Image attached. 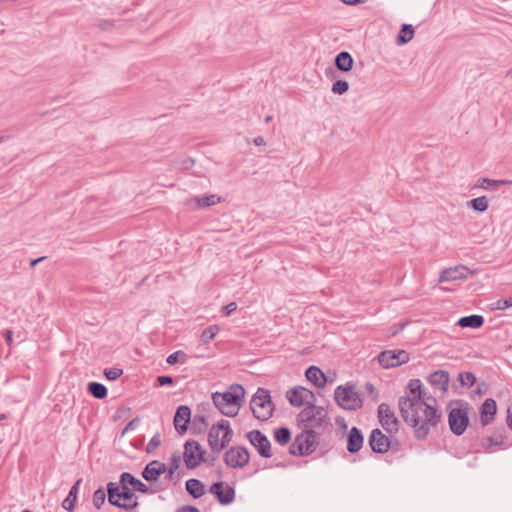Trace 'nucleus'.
Listing matches in <instances>:
<instances>
[{
  "mask_svg": "<svg viewBox=\"0 0 512 512\" xmlns=\"http://www.w3.org/2000/svg\"><path fill=\"white\" fill-rule=\"evenodd\" d=\"M435 403L434 398L418 399L414 400V403L399 401L401 416L405 422L412 426L418 440L426 439L430 430L440 422L441 414L438 412Z\"/></svg>",
  "mask_w": 512,
  "mask_h": 512,
  "instance_id": "nucleus-1",
  "label": "nucleus"
},
{
  "mask_svg": "<svg viewBox=\"0 0 512 512\" xmlns=\"http://www.w3.org/2000/svg\"><path fill=\"white\" fill-rule=\"evenodd\" d=\"M245 390L241 385H231L229 390L223 393L215 392L212 400L215 407L225 416L234 417L238 414L243 403Z\"/></svg>",
  "mask_w": 512,
  "mask_h": 512,
  "instance_id": "nucleus-2",
  "label": "nucleus"
},
{
  "mask_svg": "<svg viewBox=\"0 0 512 512\" xmlns=\"http://www.w3.org/2000/svg\"><path fill=\"white\" fill-rule=\"evenodd\" d=\"M297 420L305 431H317L318 434L329 425L327 411L323 407L316 406L315 403L304 407L298 414Z\"/></svg>",
  "mask_w": 512,
  "mask_h": 512,
  "instance_id": "nucleus-3",
  "label": "nucleus"
},
{
  "mask_svg": "<svg viewBox=\"0 0 512 512\" xmlns=\"http://www.w3.org/2000/svg\"><path fill=\"white\" fill-rule=\"evenodd\" d=\"M232 436L233 431L229 421L222 419L209 430L208 443L211 450L219 453L231 442Z\"/></svg>",
  "mask_w": 512,
  "mask_h": 512,
  "instance_id": "nucleus-4",
  "label": "nucleus"
},
{
  "mask_svg": "<svg viewBox=\"0 0 512 512\" xmlns=\"http://www.w3.org/2000/svg\"><path fill=\"white\" fill-rule=\"evenodd\" d=\"M250 408L256 419L260 421L270 419L273 415L274 405L269 391L264 388H258L250 401Z\"/></svg>",
  "mask_w": 512,
  "mask_h": 512,
  "instance_id": "nucleus-5",
  "label": "nucleus"
},
{
  "mask_svg": "<svg viewBox=\"0 0 512 512\" xmlns=\"http://www.w3.org/2000/svg\"><path fill=\"white\" fill-rule=\"evenodd\" d=\"M336 403L345 410H357L362 407V399L353 385L338 386L334 392Z\"/></svg>",
  "mask_w": 512,
  "mask_h": 512,
  "instance_id": "nucleus-6",
  "label": "nucleus"
},
{
  "mask_svg": "<svg viewBox=\"0 0 512 512\" xmlns=\"http://www.w3.org/2000/svg\"><path fill=\"white\" fill-rule=\"evenodd\" d=\"M317 431H305L296 436L294 442L290 446V453L293 455L306 456L311 454L316 446L318 439Z\"/></svg>",
  "mask_w": 512,
  "mask_h": 512,
  "instance_id": "nucleus-7",
  "label": "nucleus"
},
{
  "mask_svg": "<svg viewBox=\"0 0 512 512\" xmlns=\"http://www.w3.org/2000/svg\"><path fill=\"white\" fill-rule=\"evenodd\" d=\"M448 422L451 431L455 435H462L469 424L468 407L460 406L452 408L448 415Z\"/></svg>",
  "mask_w": 512,
  "mask_h": 512,
  "instance_id": "nucleus-8",
  "label": "nucleus"
},
{
  "mask_svg": "<svg viewBox=\"0 0 512 512\" xmlns=\"http://www.w3.org/2000/svg\"><path fill=\"white\" fill-rule=\"evenodd\" d=\"M205 451L195 440H188L184 445V462L187 468L194 469L204 461Z\"/></svg>",
  "mask_w": 512,
  "mask_h": 512,
  "instance_id": "nucleus-9",
  "label": "nucleus"
},
{
  "mask_svg": "<svg viewBox=\"0 0 512 512\" xmlns=\"http://www.w3.org/2000/svg\"><path fill=\"white\" fill-rule=\"evenodd\" d=\"M287 400L292 406L300 407L302 405L311 406L315 403V395L312 391L302 386L294 387L287 391Z\"/></svg>",
  "mask_w": 512,
  "mask_h": 512,
  "instance_id": "nucleus-10",
  "label": "nucleus"
},
{
  "mask_svg": "<svg viewBox=\"0 0 512 512\" xmlns=\"http://www.w3.org/2000/svg\"><path fill=\"white\" fill-rule=\"evenodd\" d=\"M409 361V354L405 350H386L378 355V362L383 368H393Z\"/></svg>",
  "mask_w": 512,
  "mask_h": 512,
  "instance_id": "nucleus-11",
  "label": "nucleus"
},
{
  "mask_svg": "<svg viewBox=\"0 0 512 512\" xmlns=\"http://www.w3.org/2000/svg\"><path fill=\"white\" fill-rule=\"evenodd\" d=\"M250 455L246 448L231 447L224 454V462L231 468H243L249 463Z\"/></svg>",
  "mask_w": 512,
  "mask_h": 512,
  "instance_id": "nucleus-12",
  "label": "nucleus"
},
{
  "mask_svg": "<svg viewBox=\"0 0 512 512\" xmlns=\"http://www.w3.org/2000/svg\"><path fill=\"white\" fill-rule=\"evenodd\" d=\"M209 492L214 495L222 505H228L235 499V489L228 483L222 481L213 483L209 488Z\"/></svg>",
  "mask_w": 512,
  "mask_h": 512,
  "instance_id": "nucleus-13",
  "label": "nucleus"
},
{
  "mask_svg": "<svg viewBox=\"0 0 512 512\" xmlns=\"http://www.w3.org/2000/svg\"><path fill=\"white\" fill-rule=\"evenodd\" d=\"M247 437L261 457L270 458L272 456L270 441L261 431L252 430Z\"/></svg>",
  "mask_w": 512,
  "mask_h": 512,
  "instance_id": "nucleus-14",
  "label": "nucleus"
},
{
  "mask_svg": "<svg viewBox=\"0 0 512 512\" xmlns=\"http://www.w3.org/2000/svg\"><path fill=\"white\" fill-rule=\"evenodd\" d=\"M119 494H121V485L115 482H109L107 484V497L108 502L111 505L122 508L124 510H132L136 508L139 503L138 501H134L133 503H121L119 502Z\"/></svg>",
  "mask_w": 512,
  "mask_h": 512,
  "instance_id": "nucleus-15",
  "label": "nucleus"
},
{
  "mask_svg": "<svg viewBox=\"0 0 512 512\" xmlns=\"http://www.w3.org/2000/svg\"><path fill=\"white\" fill-rule=\"evenodd\" d=\"M473 272H471L466 266L459 265L444 269L439 277V282H448L455 280L467 279Z\"/></svg>",
  "mask_w": 512,
  "mask_h": 512,
  "instance_id": "nucleus-16",
  "label": "nucleus"
},
{
  "mask_svg": "<svg viewBox=\"0 0 512 512\" xmlns=\"http://www.w3.org/2000/svg\"><path fill=\"white\" fill-rule=\"evenodd\" d=\"M369 445L374 452L385 453L390 448V439L380 429H374L369 436Z\"/></svg>",
  "mask_w": 512,
  "mask_h": 512,
  "instance_id": "nucleus-17",
  "label": "nucleus"
},
{
  "mask_svg": "<svg viewBox=\"0 0 512 512\" xmlns=\"http://www.w3.org/2000/svg\"><path fill=\"white\" fill-rule=\"evenodd\" d=\"M378 415H379L381 425L385 430H387L389 432H393V431L397 430V425H398L397 419L387 404L382 403L379 405Z\"/></svg>",
  "mask_w": 512,
  "mask_h": 512,
  "instance_id": "nucleus-18",
  "label": "nucleus"
},
{
  "mask_svg": "<svg viewBox=\"0 0 512 512\" xmlns=\"http://www.w3.org/2000/svg\"><path fill=\"white\" fill-rule=\"evenodd\" d=\"M409 395L401 397L399 401H409L414 403V400H426L430 398L422 389V383L419 379H411L407 385Z\"/></svg>",
  "mask_w": 512,
  "mask_h": 512,
  "instance_id": "nucleus-19",
  "label": "nucleus"
},
{
  "mask_svg": "<svg viewBox=\"0 0 512 512\" xmlns=\"http://www.w3.org/2000/svg\"><path fill=\"white\" fill-rule=\"evenodd\" d=\"M191 418V410L186 405H181L177 408L174 416V427L179 434L187 431V424Z\"/></svg>",
  "mask_w": 512,
  "mask_h": 512,
  "instance_id": "nucleus-20",
  "label": "nucleus"
},
{
  "mask_svg": "<svg viewBox=\"0 0 512 512\" xmlns=\"http://www.w3.org/2000/svg\"><path fill=\"white\" fill-rule=\"evenodd\" d=\"M496 411V401L492 398H487L480 407V421L482 426H487L493 421Z\"/></svg>",
  "mask_w": 512,
  "mask_h": 512,
  "instance_id": "nucleus-21",
  "label": "nucleus"
},
{
  "mask_svg": "<svg viewBox=\"0 0 512 512\" xmlns=\"http://www.w3.org/2000/svg\"><path fill=\"white\" fill-rule=\"evenodd\" d=\"M428 381L433 387L444 393L448 390L450 381L449 373L444 370H437L429 375Z\"/></svg>",
  "mask_w": 512,
  "mask_h": 512,
  "instance_id": "nucleus-22",
  "label": "nucleus"
},
{
  "mask_svg": "<svg viewBox=\"0 0 512 512\" xmlns=\"http://www.w3.org/2000/svg\"><path fill=\"white\" fill-rule=\"evenodd\" d=\"M506 440V434L504 428H499L495 432L481 440V446L489 452H492L493 446H500L504 444Z\"/></svg>",
  "mask_w": 512,
  "mask_h": 512,
  "instance_id": "nucleus-23",
  "label": "nucleus"
},
{
  "mask_svg": "<svg viewBox=\"0 0 512 512\" xmlns=\"http://www.w3.org/2000/svg\"><path fill=\"white\" fill-rule=\"evenodd\" d=\"M364 443V437L360 429L352 427L347 437V450L350 453L358 452Z\"/></svg>",
  "mask_w": 512,
  "mask_h": 512,
  "instance_id": "nucleus-24",
  "label": "nucleus"
},
{
  "mask_svg": "<svg viewBox=\"0 0 512 512\" xmlns=\"http://www.w3.org/2000/svg\"><path fill=\"white\" fill-rule=\"evenodd\" d=\"M120 485L121 486H132V490L133 492L134 491H139V492H142V493H147L149 491V488L147 485H145L144 483H142L139 479H137L136 477H134L132 474L128 473V472H123L120 476Z\"/></svg>",
  "mask_w": 512,
  "mask_h": 512,
  "instance_id": "nucleus-25",
  "label": "nucleus"
},
{
  "mask_svg": "<svg viewBox=\"0 0 512 512\" xmlns=\"http://www.w3.org/2000/svg\"><path fill=\"white\" fill-rule=\"evenodd\" d=\"M165 472V465L157 461H152L146 465L142 472V476L146 481H156L158 477Z\"/></svg>",
  "mask_w": 512,
  "mask_h": 512,
  "instance_id": "nucleus-26",
  "label": "nucleus"
},
{
  "mask_svg": "<svg viewBox=\"0 0 512 512\" xmlns=\"http://www.w3.org/2000/svg\"><path fill=\"white\" fill-rule=\"evenodd\" d=\"M306 378L313 383L316 387L322 388L326 384L324 373L316 366H310L306 370Z\"/></svg>",
  "mask_w": 512,
  "mask_h": 512,
  "instance_id": "nucleus-27",
  "label": "nucleus"
},
{
  "mask_svg": "<svg viewBox=\"0 0 512 512\" xmlns=\"http://www.w3.org/2000/svg\"><path fill=\"white\" fill-rule=\"evenodd\" d=\"M354 60L350 53L346 51L340 52L335 57V66L337 69L343 72H348L353 68Z\"/></svg>",
  "mask_w": 512,
  "mask_h": 512,
  "instance_id": "nucleus-28",
  "label": "nucleus"
},
{
  "mask_svg": "<svg viewBox=\"0 0 512 512\" xmlns=\"http://www.w3.org/2000/svg\"><path fill=\"white\" fill-rule=\"evenodd\" d=\"M186 491L195 499L200 498L205 493L203 483L195 478L188 479L185 483Z\"/></svg>",
  "mask_w": 512,
  "mask_h": 512,
  "instance_id": "nucleus-29",
  "label": "nucleus"
},
{
  "mask_svg": "<svg viewBox=\"0 0 512 512\" xmlns=\"http://www.w3.org/2000/svg\"><path fill=\"white\" fill-rule=\"evenodd\" d=\"M81 480H78L70 489L69 494L62 502V507L65 510L72 511L74 509L76 500H77V493L78 488L80 485Z\"/></svg>",
  "mask_w": 512,
  "mask_h": 512,
  "instance_id": "nucleus-30",
  "label": "nucleus"
},
{
  "mask_svg": "<svg viewBox=\"0 0 512 512\" xmlns=\"http://www.w3.org/2000/svg\"><path fill=\"white\" fill-rule=\"evenodd\" d=\"M484 323V319L482 316L480 315H470V316H465V317H461L458 321V324L463 327V328H466V327H469V328H479L483 325Z\"/></svg>",
  "mask_w": 512,
  "mask_h": 512,
  "instance_id": "nucleus-31",
  "label": "nucleus"
},
{
  "mask_svg": "<svg viewBox=\"0 0 512 512\" xmlns=\"http://www.w3.org/2000/svg\"><path fill=\"white\" fill-rule=\"evenodd\" d=\"M511 184L509 180H492L489 178H480L477 183V187L489 190V189H497L499 186Z\"/></svg>",
  "mask_w": 512,
  "mask_h": 512,
  "instance_id": "nucleus-32",
  "label": "nucleus"
},
{
  "mask_svg": "<svg viewBox=\"0 0 512 512\" xmlns=\"http://www.w3.org/2000/svg\"><path fill=\"white\" fill-rule=\"evenodd\" d=\"M414 36V28L410 24H403L397 38L400 45L407 44Z\"/></svg>",
  "mask_w": 512,
  "mask_h": 512,
  "instance_id": "nucleus-33",
  "label": "nucleus"
},
{
  "mask_svg": "<svg viewBox=\"0 0 512 512\" xmlns=\"http://www.w3.org/2000/svg\"><path fill=\"white\" fill-rule=\"evenodd\" d=\"M468 206L475 211L484 212L488 208V199L485 196L474 198L468 202Z\"/></svg>",
  "mask_w": 512,
  "mask_h": 512,
  "instance_id": "nucleus-34",
  "label": "nucleus"
},
{
  "mask_svg": "<svg viewBox=\"0 0 512 512\" xmlns=\"http://www.w3.org/2000/svg\"><path fill=\"white\" fill-rule=\"evenodd\" d=\"M219 331H220V328L217 325L208 326L202 332L201 341L204 344H208L210 341H212L215 338V336L218 334Z\"/></svg>",
  "mask_w": 512,
  "mask_h": 512,
  "instance_id": "nucleus-35",
  "label": "nucleus"
},
{
  "mask_svg": "<svg viewBox=\"0 0 512 512\" xmlns=\"http://www.w3.org/2000/svg\"><path fill=\"white\" fill-rule=\"evenodd\" d=\"M274 438L279 444L285 445L291 439L290 430L286 427L278 428L277 430H275Z\"/></svg>",
  "mask_w": 512,
  "mask_h": 512,
  "instance_id": "nucleus-36",
  "label": "nucleus"
},
{
  "mask_svg": "<svg viewBox=\"0 0 512 512\" xmlns=\"http://www.w3.org/2000/svg\"><path fill=\"white\" fill-rule=\"evenodd\" d=\"M197 205L200 208H206L213 206L220 202V197H218L215 194L209 195V196H203L196 198Z\"/></svg>",
  "mask_w": 512,
  "mask_h": 512,
  "instance_id": "nucleus-37",
  "label": "nucleus"
},
{
  "mask_svg": "<svg viewBox=\"0 0 512 512\" xmlns=\"http://www.w3.org/2000/svg\"><path fill=\"white\" fill-rule=\"evenodd\" d=\"M135 500L137 501V497H134L133 490L126 485L121 486V494H119V502L133 503Z\"/></svg>",
  "mask_w": 512,
  "mask_h": 512,
  "instance_id": "nucleus-38",
  "label": "nucleus"
},
{
  "mask_svg": "<svg viewBox=\"0 0 512 512\" xmlns=\"http://www.w3.org/2000/svg\"><path fill=\"white\" fill-rule=\"evenodd\" d=\"M186 361H187V355L181 350L170 354L166 359V362L169 365H174L177 363L184 364Z\"/></svg>",
  "mask_w": 512,
  "mask_h": 512,
  "instance_id": "nucleus-39",
  "label": "nucleus"
},
{
  "mask_svg": "<svg viewBox=\"0 0 512 512\" xmlns=\"http://www.w3.org/2000/svg\"><path fill=\"white\" fill-rule=\"evenodd\" d=\"M459 381L463 386L472 387L476 383V376L471 372H463L459 374Z\"/></svg>",
  "mask_w": 512,
  "mask_h": 512,
  "instance_id": "nucleus-40",
  "label": "nucleus"
},
{
  "mask_svg": "<svg viewBox=\"0 0 512 512\" xmlns=\"http://www.w3.org/2000/svg\"><path fill=\"white\" fill-rule=\"evenodd\" d=\"M349 89V85L347 81L344 80H337L332 85V92L335 94L342 95L346 93Z\"/></svg>",
  "mask_w": 512,
  "mask_h": 512,
  "instance_id": "nucleus-41",
  "label": "nucleus"
},
{
  "mask_svg": "<svg viewBox=\"0 0 512 512\" xmlns=\"http://www.w3.org/2000/svg\"><path fill=\"white\" fill-rule=\"evenodd\" d=\"M122 373H123V370L116 368V367L106 368L104 370V375H105L106 379H108L110 381L118 379L122 375Z\"/></svg>",
  "mask_w": 512,
  "mask_h": 512,
  "instance_id": "nucleus-42",
  "label": "nucleus"
},
{
  "mask_svg": "<svg viewBox=\"0 0 512 512\" xmlns=\"http://www.w3.org/2000/svg\"><path fill=\"white\" fill-rule=\"evenodd\" d=\"M492 309L494 310H506L511 307L510 298L506 299H498L491 304Z\"/></svg>",
  "mask_w": 512,
  "mask_h": 512,
  "instance_id": "nucleus-43",
  "label": "nucleus"
},
{
  "mask_svg": "<svg viewBox=\"0 0 512 512\" xmlns=\"http://www.w3.org/2000/svg\"><path fill=\"white\" fill-rule=\"evenodd\" d=\"M160 444H161L160 435L159 434L154 435L148 443V451L157 448L158 446H160Z\"/></svg>",
  "mask_w": 512,
  "mask_h": 512,
  "instance_id": "nucleus-44",
  "label": "nucleus"
},
{
  "mask_svg": "<svg viewBox=\"0 0 512 512\" xmlns=\"http://www.w3.org/2000/svg\"><path fill=\"white\" fill-rule=\"evenodd\" d=\"M157 382L160 386H164V385H172L174 383V380L171 376L163 375V376L157 377Z\"/></svg>",
  "mask_w": 512,
  "mask_h": 512,
  "instance_id": "nucleus-45",
  "label": "nucleus"
},
{
  "mask_svg": "<svg viewBox=\"0 0 512 512\" xmlns=\"http://www.w3.org/2000/svg\"><path fill=\"white\" fill-rule=\"evenodd\" d=\"M139 423V418H134L132 419L130 422H128V424L124 427L123 431H122V435H124L125 433H127L128 431H131V430H134L137 425Z\"/></svg>",
  "mask_w": 512,
  "mask_h": 512,
  "instance_id": "nucleus-46",
  "label": "nucleus"
},
{
  "mask_svg": "<svg viewBox=\"0 0 512 512\" xmlns=\"http://www.w3.org/2000/svg\"><path fill=\"white\" fill-rule=\"evenodd\" d=\"M224 312L226 316L231 315L237 309V304L235 302H230L224 308Z\"/></svg>",
  "mask_w": 512,
  "mask_h": 512,
  "instance_id": "nucleus-47",
  "label": "nucleus"
},
{
  "mask_svg": "<svg viewBox=\"0 0 512 512\" xmlns=\"http://www.w3.org/2000/svg\"><path fill=\"white\" fill-rule=\"evenodd\" d=\"M107 396V388L101 384L98 383V399H103Z\"/></svg>",
  "mask_w": 512,
  "mask_h": 512,
  "instance_id": "nucleus-48",
  "label": "nucleus"
},
{
  "mask_svg": "<svg viewBox=\"0 0 512 512\" xmlns=\"http://www.w3.org/2000/svg\"><path fill=\"white\" fill-rule=\"evenodd\" d=\"M114 24L110 20H103L100 23H98V28H101L102 30H108L109 28L113 27Z\"/></svg>",
  "mask_w": 512,
  "mask_h": 512,
  "instance_id": "nucleus-49",
  "label": "nucleus"
},
{
  "mask_svg": "<svg viewBox=\"0 0 512 512\" xmlns=\"http://www.w3.org/2000/svg\"><path fill=\"white\" fill-rule=\"evenodd\" d=\"M96 391H97V388H96V381H92L88 384V392L94 397L96 398Z\"/></svg>",
  "mask_w": 512,
  "mask_h": 512,
  "instance_id": "nucleus-50",
  "label": "nucleus"
},
{
  "mask_svg": "<svg viewBox=\"0 0 512 512\" xmlns=\"http://www.w3.org/2000/svg\"><path fill=\"white\" fill-rule=\"evenodd\" d=\"M177 512H197V508L194 507V506H189V505H186V506H182L180 507Z\"/></svg>",
  "mask_w": 512,
  "mask_h": 512,
  "instance_id": "nucleus-51",
  "label": "nucleus"
},
{
  "mask_svg": "<svg viewBox=\"0 0 512 512\" xmlns=\"http://www.w3.org/2000/svg\"><path fill=\"white\" fill-rule=\"evenodd\" d=\"M7 344L11 345L13 342V333L11 330H6L4 333Z\"/></svg>",
  "mask_w": 512,
  "mask_h": 512,
  "instance_id": "nucleus-52",
  "label": "nucleus"
},
{
  "mask_svg": "<svg viewBox=\"0 0 512 512\" xmlns=\"http://www.w3.org/2000/svg\"><path fill=\"white\" fill-rule=\"evenodd\" d=\"M506 424L512 430V410L510 408L507 410Z\"/></svg>",
  "mask_w": 512,
  "mask_h": 512,
  "instance_id": "nucleus-53",
  "label": "nucleus"
},
{
  "mask_svg": "<svg viewBox=\"0 0 512 512\" xmlns=\"http://www.w3.org/2000/svg\"><path fill=\"white\" fill-rule=\"evenodd\" d=\"M253 143L256 146H263L266 144L265 139L262 136H257L253 139Z\"/></svg>",
  "mask_w": 512,
  "mask_h": 512,
  "instance_id": "nucleus-54",
  "label": "nucleus"
},
{
  "mask_svg": "<svg viewBox=\"0 0 512 512\" xmlns=\"http://www.w3.org/2000/svg\"><path fill=\"white\" fill-rule=\"evenodd\" d=\"M106 498V494L102 488H98V501H100L101 504L104 503Z\"/></svg>",
  "mask_w": 512,
  "mask_h": 512,
  "instance_id": "nucleus-55",
  "label": "nucleus"
},
{
  "mask_svg": "<svg viewBox=\"0 0 512 512\" xmlns=\"http://www.w3.org/2000/svg\"><path fill=\"white\" fill-rule=\"evenodd\" d=\"M45 259H46V257H45V256H43V257H39V258H37V259L31 260V261H30V266H31V267H35L37 264H39L40 262H42V261H43V260H45Z\"/></svg>",
  "mask_w": 512,
  "mask_h": 512,
  "instance_id": "nucleus-56",
  "label": "nucleus"
},
{
  "mask_svg": "<svg viewBox=\"0 0 512 512\" xmlns=\"http://www.w3.org/2000/svg\"><path fill=\"white\" fill-rule=\"evenodd\" d=\"M344 4L347 5H356L358 3L363 2L364 0H341Z\"/></svg>",
  "mask_w": 512,
  "mask_h": 512,
  "instance_id": "nucleus-57",
  "label": "nucleus"
},
{
  "mask_svg": "<svg viewBox=\"0 0 512 512\" xmlns=\"http://www.w3.org/2000/svg\"><path fill=\"white\" fill-rule=\"evenodd\" d=\"M194 164V160L191 158H188L184 161L185 168H189Z\"/></svg>",
  "mask_w": 512,
  "mask_h": 512,
  "instance_id": "nucleus-58",
  "label": "nucleus"
},
{
  "mask_svg": "<svg viewBox=\"0 0 512 512\" xmlns=\"http://www.w3.org/2000/svg\"><path fill=\"white\" fill-rule=\"evenodd\" d=\"M273 119V117L271 115H268L266 118H265V123H269L271 122Z\"/></svg>",
  "mask_w": 512,
  "mask_h": 512,
  "instance_id": "nucleus-59",
  "label": "nucleus"
},
{
  "mask_svg": "<svg viewBox=\"0 0 512 512\" xmlns=\"http://www.w3.org/2000/svg\"><path fill=\"white\" fill-rule=\"evenodd\" d=\"M92 502L96 506V491L92 494Z\"/></svg>",
  "mask_w": 512,
  "mask_h": 512,
  "instance_id": "nucleus-60",
  "label": "nucleus"
},
{
  "mask_svg": "<svg viewBox=\"0 0 512 512\" xmlns=\"http://www.w3.org/2000/svg\"><path fill=\"white\" fill-rule=\"evenodd\" d=\"M7 139V136H1L0 137V143L4 142Z\"/></svg>",
  "mask_w": 512,
  "mask_h": 512,
  "instance_id": "nucleus-61",
  "label": "nucleus"
},
{
  "mask_svg": "<svg viewBox=\"0 0 512 512\" xmlns=\"http://www.w3.org/2000/svg\"><path fill=\"white\" fill-rule=\"evenodd\" d=\"M4 419H6V415L5 414H0V421L4 420Z\"/></svg>",
  "mask_w": 512,
  "mask_h": 512,
  "instance_id": "nucleus-62",
  "label": "nucleus"
},
{
  "mask_svg": "<svg viewBox=\"0 0 512 512\" xmlns=\"http://www.w3.org/2000/svg\"><path fill=\"white\" fill-rule=\"evenodd\" d=\"M367 388H368L370 391H372V390H373V385L368 384V385H367Z\"/></svg>",
  "mask_w": 512,
  "mask_h": 512,
  "instance_id": "nucleus-63",
  "label": "nucleus"
},
{
  "mask_svg": "<svg viewBox=\"0 0 512 512\" xmlns=\"http://www.w3.org/2000/svg\"><path fill=\"white\" fill-rule=\"evenodd\" d=\"M199 420H200V422H202V423H204V422H205V418H204L203 416H200V417H199Z\"/></svg>",
  "mask_w": 512,
  "mask_h": 512,
  "instance_id": "nucleus-64",
  "label": "nucleus"
}]
</instances>
